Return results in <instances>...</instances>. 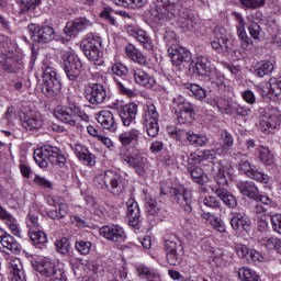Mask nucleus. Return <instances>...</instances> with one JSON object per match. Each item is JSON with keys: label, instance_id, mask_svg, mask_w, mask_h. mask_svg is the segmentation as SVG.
Listing matches in <instances>:
<instances>
[{"label": "nucleus", "instance_id": "nucleus-1", "mask_svg": "<svg viewBox=\"0 0 281 281\" xmlns=\"http://www.w3.org/2000/svg\"><path fill=\"white\" fill-rule=\"evenodd\" d=\"M67 104L58 105L54 111V115L59 122L69 126H80V122H89V115L82 111V108L74 100V97L67 98Z\"/></svg>", "mask_w": 281, "mask_h": 281}, {"label": "nucleus", "instance_id": "nucleus-2", "mask_svg": "<svg viewBox=\"0 0 281 281\" xmlns=\"http://www.w3.org/2000/svg\"><path fill=\"white\" fill-rule=\"evenodd\" d=\"M33 157L40 168H47L48 162L53 166H59V168L67 164V157L63 155V150L52 145H44L37 148Z\"/></svg>", "mask_w": 281, "mask_h": 281}, {"label": "nucleus", "instance_id": "nucleus-3", "mask_svg": "<svg viewBox=\"0 0 281 281\" xmlns=\"http://www.w3.org/2000/svg\"><path fill=\"white\" fill-rule=\"evenodd\" d=\"M42 93L46 98H56L63 89V83L58 79V74L54 69V66L48 60H44L42 64Z\"/></svg>", "mask_w": 281, "mask_h": 281}, {"label": "nucleus", "instance_id": "nucleus-4", "mask_svg": "<svg viewBox=\"0 0 281 281\" xmlns=\"http://www.w3.org/2000/svg\"><path fill=\"white\" fill-rule=\"evenodd\" d=\"M94 184L100 190H108V192L114 194V196H120V194L124 192V180L122 179V175L113 170H106L103 173H100L95 178Z\"/></svg>", "mask_w": 281, "mask_h": 281}, {"label": "nucleus", "instance_id": "nucleus-5", "mask_svg": "<svg viewBox=\"0 0 281 281\" xmlns=\"http://www.w3.org/2000/svg\"><path fill=\"white\" fill-rule=\"evenodd\" d=\"M80 48L90 63H94V65H102L104 63L102 37L91 35L81 42Z\"/></svg>", "mask_w": 281, "mask_h": 281}, {"label": "nucleus", "instance_id": "nucleus-6", "mask_svg": "<svg viewBox=\"0 0 281 281\" xmlns=\"http://www.w3.org/2000/svg\"><path fill=\"white\" fill-rule=\"evenodd\" d=\"M165 249L168 265L177 267L183 260V245L176 236L165 238Z\"/></svg>", "mask_w": 281, "mask_h": 281}, {"label": "nucleus", "instance_id": "nucleus-7", "mask_svg": "<svg viewBox=\"0 0 281 281\" xmlns=\"http://www.w3.org/2000/svg\"><path fill=\"white\" fill-rule=\"evenodd\" d=\"M64 71L71 82H76L82 74V61L74 53L68 52L63 55Z\"/></svg>", "mask_w": 281, "mask_h": 281}, {"label": "nucleus", "instance_id": "nucleus-8", "mask_svg": "<svg viewBox=\"0 0 281 281\" xmlns=\"http://www.w3.org/2000/svg\"><path fill=\"white\" fill-rule=\"evenodd\" d=\"M142 122L149 137L159 135V112L155 104H149L144 109Z\"/></svg>", "mask_w": 281, "mask_h": 281}, {"label": "nucleus", "instance_id": "nucleus-9", "mask_svg": "<svg viewBox=\"0 0 281 281\" xmlns=\"http://www.w3.org/2000/svg\"><path fill=\"white\" fill-rule=\"evenodd\" d=\"M27 30L34 43H42L43 45L52 43L56 38V31L49 25L36 26V24H29Z\"/></svg>", "mask_w": 281, "mask_h": 281}, {"label": "nucleus", "instance_id": "nucleus-10", "mask_svg": "<svg viewBox=\"0 0 281 281\" xmlns=\"http://www.w3.org/2000/svg\"><path fill=\"white\" fill-rule=\"evenodd\" d=\"M262 120L260 121V128L263 133H273L281 123L280 111L276 109L266 108L261 112Z\"/></svg>", "mask_w": 281, "mask_h": 281}, {"label": "nucleus", "instance_id": "nucleus-11", "mask_svg": "<svg viewBox=\"0 0 281 281\" xmlns=\"http://www.w3.org/2000/svg\"><path fill=\"white\" fill-rule=\"evenodd\" d=\"M157 3L162 5V8H166V11L171 16H178L179 21H183L186 19H191L194 16L190 10L186 7H181L180 0H156Z\"/></svg>", "mask_w": 281, "mask_h": 281}, {"label": "nucleus", "instance_id": "nucleus-12", "mask_svg": "<svg viewBox=\"0 0 281 281\" xmlns=\"http://www.w3.org/2000/svg\"><path fill=\"white\" fill-rule=\"evenodd\" d=\"M238 170L241 175H245L258 183L267 184L271 181V177H269V175L259 171L256 166L251 165V162L247 160H243L238 164Z\"/></svg>", "mask_w": 281, "mask_h": 281}, {"label": "nucleus", "instance_id": "nucleus-13", "mask_svg": "<svg viewBox=\"0 0 281 281\" xmlns=\"http://www.w3.org/2000/svg\"><path fill=\"white\" fill-rule=\"evenodd\" d=\"M171 196L179 205L180 210L184 211L186 214H192V193L188 191L187 189H171Z\"/></svg>", "mask_w": 281, "mask_h": 281}, {"label": "nucleus", "instance_id": "nucleus-14", "mask_svg": "<svg viewBox=\"0 0 281 281\" xmlns=\"http://www.w3.org/2000/svg\"><path fill=\"white\" fill-rule=\"evenodd\" d=\"M41 276H43L45 281H67L65 276V270L56 268L50 261H46L38 267Z\"/></svg>", "mask_w": 281, "mask_h": 281}, {"label": "nucleus", "instance_id": "nucleus-15", "mask_svg": "<svg viewBox=\"0 0 281 281\" xmlns=\"http://www.w3.org/2000/svg\"><path fill=\"white\" fill-rule=\"evenodd\" d=\"M168 54L171 58L172 65H176V67L183 65V63L190 66L192 63V53H190L186 47L172 45L168 48Z\"/></svg>", "mask_w": 281, "mask_h": 281}, {"label": "nucleus", "instance_id": "nucleus-16", "mask_svg": "<svg viewBox=\"0 0 281 281\" xmlns=\"http://www.w3.org/2000/svg\"><path fill=\"white\" fill-rule=\"evenodd\" d=\"M86 100L90 104H104L106 100V88L102 83H90L86 90Z\"/></svg>", "mask_w": 281, "mask_h": 281}, {"label": "nucleus", "instance_id": "nucleus-17", "mask_svg": "<svg viewBox=\"0 0 281 281\" xmlns=\"http://www.w3.org/2000/svg\"><path fill=\"white\" fill-rule=\"evenodd\" d=\"M91 25H93V23H91V20L87 18H77L74 21L67 22L64 29V33L70 38H76V36L80 34V32L89 30Z\"/></svg>", "mask_w": 281, "mask_h": 281}, {"label": "nucleus", "instance_id": "nucleus-18", "mask_svg": "<svg viewBox=\"0 0 281 281\" xmlns=\"http://www.w3.org/2000/svg\"><path fill=\"white\" fill-rule=\"evenodd\" d=\"M99 233L103 238L112 243H124V240H126V232H124V228L120 225H104L100 228Z\"/></svg>", "mask_w": 281, "mask_h": 281}, {"label": "nucleus", "instance_id": "nucleus-19", "mask_svg": "<svg viewBox=\"0 0 281 281\" xmlns=\"http://www.w3.org/2000/svg\"><path fill=\"white\" fill-rule=\"evenodd\" d=\"M189 74L191 76H198V78H206L212 74V67L207 63V58L200 56L196 59H192L189 64Z\"/></svg>", "mask_w": 281, "mask_h": 281}, {"label": "nucleus", "instance_id": "nucleus-20", "mask_svg": "<svg viewBox=\"0 0 281 281\" xmlns=\"http://www.w3.org/2000/svg\"><path fill=\"white\" fill-rule=\"evenodd\" d=\"M121 159L131 166L139 175L140 177H144L146 175V165L148 164V159L146 157L142 156V154H135V155H122Z\"/></svg>", "mask_w": 281, "mask_h": 281}, {"label": "nucleus", "instance_id": "nucleus-21", "mask_svg": "<svg viewBox=\"0 0 281 281\" xmlns=\"http://www.w3.org/2000/svg\"><path fill=\"white\" fill-rule=\"evenodd\" d=\"M227 41L225 29L216 26L213 31L211 47L215 49V52H228L229 46L227 45Z\"/></svg>", "mask_w": 281, "mask_h": 281}, {"label": "nucleus", "instance_id": "nucleus-22", "mask_svg": "<svg viewBox=\"0 0 281 281\" xmlns=\"http://www.w3.org/2000/svg\"><path fill=\"white\" fill-rule=\"evenodd\" d=\"M231 226L234 232L238 229H244V232H249L251 229V220L244 212H234L231 216Z\"/></svg>", "mask_w": 281, "mask_h": 281}, {"label": "nucleus", "instance_id": "nucleus-23", "mask_svg": "<svg viewBox=\"0 0 281 281\" xmlns=\"http://www.w3.org/2000/svg\"><path fill=\"white\" fill-rule=\"evenodd\" d=\"M127 218L131 227H137L142 223V212L139 211V204L135 201V198H130L127 203Z\"/></svg>", "mask_w": 281, "mask_h": 281}, {"label": "nucleus", "instance_id": "nucleus-24", "mask_svg": "<svg viewBox=\"0 0 281 281\" xmlns=\"http://www.w3.org/2000/svg\"><path fill=\"white\" fill-rule=\"evenodd\" d=\"M97 122H99L102 128L110 131V133H115V131H117V123L111 111L102 110L97 116Z\"/></svg>", "mask_w": 281, "mask_h": 281}, {"label": "nucleus", "instance_id": "nucleus-25", "mask_svg": "<svg viewBox=\"0 0 281 281\" xmlns=\"http://www.w3.org/2000/svg\"><path fill=\"white\" fill-rule=\"evenodd\" d=\"M120 117L122 120L123 126H131L134 124L135 117H137V104L130 103L121 106Z\"/></svg>", "mask_w": 281, "mask_h": 281}, {"label": "nucleus", "instance_id": "nucleus-26", "mask_svg": "<svg viewBox=\"0 0 281 281\" xmlns=\"http://www.w3.org/2000/svg\"><path fill=\"white\" fill-rule=\"evenodd\" d=\"M75 155L83 166H95V155L89 151L87 146L81 144L75 145Z\"/></svg>", "mask_w": 281, "mask_h": 281}, {"label": "nucleus", "instance_id": "nucleus-27", "mask_svg": "<svg viewBox=\"0 0 281 281\" xmlns=\"http://www.w3.org/2000/svg\"><path fill=\"white\" fill-rule=\"evenodd\" d=\"M0 245H2L4 249L13 251L14 254L21 251V244H19V241H16V239L3 228H0Z\"/></svg>", "mask_w": 281, "mask_h": 281}, {"label": "nucleus", "instance_id": "nucleus-28", "mask_svg": "<svg viewBox=\"0 0 281 281\" xmlns=\"http://www.w3.org/2000/svg\"><path fill=\"white\" fill-rule=\"evenodd\" d=\"M234 14L237 21L238 38L241 41L243 47L247 49L248 47H251V45H254V41L249 38V36L247 35V32L245 31V19L243 18V15L240 13H234Z\"/></svg>", "mask_w": 281, "mask_h": 281}, {"label": "nucleus", "instance_id": "nucleus-29", "mask_svg": "<svg viewBox=\"0 0 281 281\" xmlns=\"http://www.w3.org/2000/svg\"><path fill=\"white\" fill-rule=\"evenodd\" d=\"M9 270L12 273L11 281H27L21 259L14 258L9 261Z\"/></svg>", "mask_w": 281, "mask_h": 281}, {"label": "nucleus", "instance_id": "nucleus-30", "mask_svg": "<svg viewBox=\"0 0 281 281\" xmlns=\"http://www.w3.org/2000/svg\"><path fill=\"white\" fill-rule=\"evenodd\" d=\"M22 126L26 131H38L43 126V119L38 112H30L24 116L22 121Z\"/></svg>", "mask_w": 281, "mask_h": 281}, {"label": "nucleus", "instance_id": "nucleus-31", "mask_svg": "<svg viewBox=\"0 0 281 281\" xmlns=\"http://www.w3.org/2000/svg\"><path fill=\"white\" fill-rule=\"evenodd\" d=\"M206 78L213 83L218 87L220 91H224L226 93H232L234 91V88H232L229 85H227V80L223 75L218 72V70H212L211 74L206 75Z\"/></svg>", "mask_w": 281, "mask_h": 281}, {"label": "nucleus", "instance_id": "nucleus-32", "mask_svg": "<svg viewBox=\"0 0 281 281\" xmlns=\"http://www.w3.org/2000/svg\"><path fill=\"white\" fill-rule=\"evenodd\" d=\"M143 137L144 133H142V130L132 128L127 132L121 133L119 135V142L122 144V146H131L133 142L137 143Z\"/></svg>", "mask_w": 281, "mask_h": 281}, {"label": "nucleus", "instance_id": "nucleus-33", "mask_svg": "<svg viewBox=\"0 0 281 281\" xmlns=\"http://www.w3.org/2000/svg\"><path fill=\"white\" fill-rule=\"evenodd\" d=\"M237 189L239 190L240 194L247 196V199H251L252 201L258 199V193L260 192L258 186H256V182L251 181H241L237 183Z\"/></svg>", "mask_w": 281, "mask_h": 281}, {"label": "nucleus", "instance_id": "nucleus-34", "mask_svg": "<svg viewBox=\"0 0 281 281\" xmlns=\"http://www.w3.org/2000/svg\"><path fill=\"white\" fill-rule=\"evenodd\" d=\"M124 49L125 55L130 60H133V63H136V65H140L142 67L146 65V56H144L142 50L137 49L135 45L127 44Z\"/></svg>", "mask_w": 281, "mask_h": 281}, {"label": "nucleus", "instance_id": "nucleus-35", "mask_svg": "<svg viewBox=\"0 0 281 281\" xmlns=\"http://www.w3.org/2000/svg\"><path fill=\"white\" fill-rule=\"evenodd\" d=\"M134 80L140 87H145L146 89H153L155 85H157V80L154 79L150 75L146 74L143 69L134 70Z\"/></svg>", "mask_w": 281, "mask_h": 281}, {"label": "nucleus", "instance_id": "nucleus-36", "mask_svg": "<svg viewBox=\"0 0 281 281\" xmlns=\"http://www.w3.org/2000/svg\"><path fill=\"white\" fill-rule=\"evenodd\" d=\"M132 36L138 41V43L144 47V49H147V52L153 50V41L146 34V31L144 30H137V29H132L131 30Z\"/></svg>", "mask_w": 281, "mask_h": 281}, {"label": "nucleus", "instance_id": "nucleus-37", "mask_svg": "<svg viewBox=\"0 0 281 281\" xmlns=\"http://www.w3.org/2000/svg\"><path fill=\"white\" fill-rule=\"evenodd\" d=\"M188 173L190 175L192 181L198 183V186H205V183H207V175L205 171H203V169H201V167L189 166Z\"/></svg>", "mask_w": 281, "mask_h": 281}, {"label": "nucleus", "instance_id": "nucleus-38", "mask_svg": "<svg viewBox=\"0 0 281 281\" xmlns=\"http://www.w3.org/2000/svg\"><path fill=\"white\" fill-rule=\"evenodd\" d=\"M29 236L34 247L37 249H45L47 247V234L42 231H31L29 232Z\"/></svg>", "mask_w": 281, "mask_h": 281}, {"label": "nucleus", "instance_id": "nucleus-39", "mask_svg": "<svg viewBox=\"0 0 281 281\" xmlns=\"http://www.w3.org/2000/svg\"><path fill=\"white\" fill-rule=\"evenodd\" d=\"M196 106L191 108V111L188 110H179L176 112V120L178 124H192L194 120V115L196 113L194 112Z\"/></svg>", "mask_w": 281, "mask_h": 281}, {"label": "nucleus", "instance_id": "nucleus-40", "mask_svg": "<svg viewBox=\"0 0 281 281\" xmlns=\"http://www.w3.org/2000/svg\"><path fill=\"white\" fill-rule=\"evenodd\" d=\"M273 63L269 60H261L256 64L255 76L259 78H265V76H269L273 71Z\"/></svg>", "mask_w": 281, "mask_h": 281}, {"label": "nucleus", "instance_id": "nucleus-41", "mask_svg": "<svg viewBox=\"0 0 281 281\" xmlns=\"http://www.w3.org/2000/svg\"><path fill=\"white\" fill-rule=\"evenodd\" d=\"M68 213L69 206L67 205V203H59L58 209L47 211L46 215L53 221H60V218H65Z\"/></svg>", "mask_w": 281, "mask_h": 281}, {"label": "nucleus", "instance_id": "nucleus-42", "mask_svg": "<svg viewBox=\"0 0 281 281\" xmlns=\"http://www.w3.org/2000/svg\"><path fill=\"white\" fill-rule=\"evenodd\" d=\"M114 80L116 82L117 90L120 93H122V95H127V98H135V90L130 86L126 79L122 78V80H120L117 77H114Z\"/></svg>", "mask_w": 281, "mask_h": 281}, {"label": "nucleus", "instance_id": "nucleus-43", "mask_svg": "<svg viewBox=\"0 0 281 281\" xmlns=\"http://www.w3.org/2000/svg\"><path fill=\"white\" fill-rule=\"evenodd\" d=\"M213 177L218 186H227L229 173L226 172L225 167L217 165L213 168Z\"/></svg>", "mask_w": 281, "mask_h": 281}, {"label": "nucleus", "instance_id": "nucleus-44", "mask_svg": "<svg viewBox=\"0 0 281 281\" xmlns=\"http://www.w3.org/2000/svg\"><path fill=\"white\" fill-rule=\"evenodd\" d=\"M187 142H189V144L191 146H194L195 148H199V147L205 146V144H207V142H210V139L205 135L196 134V133L190 131L189 132V138H188Z\"/></svg>", "mask_w": 281, "mask_h": 281}, {"label": "nucleus", "instance_id": "nucleus-45", "mask_svg": "<svg viewBox=\"0 0 281 281\" xmlns=\"http://www.w3.org/2000/svg\"><path fill=\"white\" fill-rule=\"evenodd\" d=\"M258 159L259 161L263 162L265 166H273V164H276V157L267 147L259 148Z\"/></svg>", "mask_w": 281, "mask_h": 281}, {"label": "nucleus", "instance_id": "nucleus-46", "mask_svg": "<svg viewBox=\"0 0 281 281\" xmlns=\"http://www.w3.org/2000/svg\"><path fill=\"white\" fill-rule=\"evenodd\" d=\"M186 88L189 91V95L195 98L196 100H203V98L206 95L205 89L196 83H187Z\"/></svg>", "mask_w": 281, "mask_h": 281}, {"label": "nucleus", "instance_id": "nucleus-47", "mask_svg": "<svg viewBox=\"0 0 281 281\" xmlns=\"http://www.w3.org/2000/svg\"><path fill=\"white\" fill-rule=\"evenodd\" d=\"M268 91L270 95H274V98H280L281 95V77H272L269 80Z\"/></svg>", "mask_w": 281, "mask_h": 281}, {"label": "nucleus", "instance_id": "nucleus-48", "mask_svg": "<svg viewBox=\"0 0 281 281\" xmlns=\"http://www.w3.org/2000/svg\"><path fill=\"white\" fill-rule=\"evenodd\" d=\"M168 133L173 139H177L178 142H188L190 137V131L187 132L186 130H180L177 127H169Z\"/></svg>", "mask_w": 281, "mask_h": 281}, {"label": "nucleus", "instance_id": "nucleus-49", "mask_svg": "<svg viewBox=\"0 0 281 281\" xmlns=\"http://www.w3.org/2000/svg\"><path fill=\"white\" fill-rule=\"evenodd\" d=\"M146 212L150 216H157L161 210V205L157 202V200L153 198H147L145 203Z\"/></svg>", "mask_w": 281, "mask_h": 281}, {"label": "nucleus", "instance_id": "nucleus-50", "mask_svg": "<svg viewBox=\"0 0 281 281\" xmlns=\"http://www.w3.org/2000/svg\"><path fill=\"white\" fill-rule=\"evenodd\" d=\"M136 271L139 276V278H145V280H151L153 278H157L159 273H157L155 270L146 267L145 265H139L136 267Z\"/></svg>", "mask_w": 281, "mask_h": 281}, {"label": "nucleus", "instance_id": "nucleus-51", "mask_svg": "<svg viewBox=\"0 0 281 281\" xmlns=\"http://www.w3.org/2000/svg\"><path fill=\"white\" fill-rule=\"evenodd\" d=\"M56 251L61 254L63 256H67L69 250L71 249V241L67 237H63L61 239L55 243Z\"/></svg>", "mask_w": 281, "mask_h": 281}, {"label": "nucleus", "instance_id": "nucleus-52", "mask_svg": "<svg viewBox=\"0 0 281 281\" xmlns=\"http://www.w3.org/2000/svg\"><path fill=\"white\" fill-rule=\"evenodd\" d=\"M91 241L78 240L75 243V249L80 256H89V254H91Z\"/></svg>", "mask_w": 281, "mask_h": 281}, {"label": "nucleus", "instance_id": "nucleus-53", "mask_svg": "<svg viewBox=\"0 0 281 281\" xmlns=\"http://www.w3.org/2000/svg\"><path fill=\"white\" fill-rule=\"evenodd\" d=\"M221 139L223 150H232V147L234 146V136L232 133L224 130L221 134Z\"/></svg>", "mask_w": 281, "mask_h": 281}, {"label": "nucleus", "instance_id": "nucleus-54", "mask_svg": "<svg viewBox=\"0 0 281 281\" xmlns=\"http://www.w3.org/2000/svg\"><path fill=\"white\" fill-rule=\"evenodd\" d=\"M238 277L243 281H258V274H256V271L249 268H240L238 271Z\"/></svg>", "mask_w": 281, "mask_h": 281}, {"label": "nucleus", "instance_id": "nucleus-55", "mask_svg": "<svg viewBox=\"0 0 281 281\" xmlns=\"http://www.w3.org/2000/svg\"><path fill=\"white\" fill-rule=\"evenodd\" d=\"M173 104L178 106L179 111H192V108L196 106L188 101L182 95H178L173 99Z\"/></svg>", "mask_w": 281, "mask_h": 281}, {"label": "nucleus", "instance_id": "nucleus-56", "mask_svg": "<svg viewBox=\"0 0 281 281\" xmlns=\"http://www.w3.org/2000/svg\"><path fill=\"white\" fill-rule=\"evenodd\" d=\"M112 74L117 78H126L128 76V68L122 63H116L112 66Z\"/></svg>", "mask_w": 281, "mask_h": 281}, {"label": "nucleus", "instance_id": "nucleus-57", "mask_svg": "<svg viewBox=\"0 0 281 281\" xmlns=\"http://www.w3.org/2000/svg\"><path fill=\"white\" fill-rule=\"evenodd\" d=\"M31 1L32 0H11V3H16V5H19V11L18 14H27V12H30V10H32L31 7Z\"/></svg>", "mask_w": 281, "mask_h": 281}, {"label": "nucleus", "instance_id": "nucleus-58", "mask_svg": "<svg viewBox=\"0 0 281 281\" xmlns=\"http://www.w3.org/2000/svg\"><path fill=\"white\" fill-rule=\"evenodd\" d=\"M33 182L35 186H38V188H43L44 190H53L54 184L52 181L47 180L45 177H41L38 175L35 176Z\"/></svg>", "mask_w": 281, "mask_h": 281}, {"label": "nucleus", "instance_id": "nucleus-59", "mask_svg": "<svg viewBox=\"0 0 281 281\" xmlns=\"http://www.w3.org/2000/svg\"><path fill=\"white\" fill-rule=\"evenodd\" d=\"M211 226L215 229V232H218L220 234H227V225H225L223 218L218 216H215L213 222H211Z\"/></svg>", "mask_w": 281, "mask_h": 281}, {"label": "nucleus", "instance_id": "nucleus-60", "mask_svg": "<svg viewBox=\"0 0 281 281\" xmlns=\"http://www.w3.org/2000/svg\"><path fill=\"white\" fill-rule=\"evenodd\" d=\"M198 155L200 157V164L216 159V151H214V149L198 150Z\"/></svg>", "mask_w": 281, "mask_h": 281}, {"label": "nucleus", "instance_id": "nucleus-61", "mask_svg": "<svg viewBox=\"0 0 281 281\" xmlns=\"http://www.w3.org/2000/svg\"><path fill=\"white\" fill-rule=\"evenodd\" d=\"M249 34L254 41H260V34H262V29L260 27V24L257 22H251L248 26Z\"/></svg>", "mask_w": 281, "mask_h": 281}, {"label": "nucleus", "instance_id": "nucleus-62", "mask_svg": "<svg viewBox=\"0 0 281 281\" xmlns=\"http://www.w3.org/2000/svg\"><path fill=\"white\" fill-rule=\"evenodd\" d=\"M203 203L206 207H211L212 210H221V200L216 199L214 195L205 196Z\"/></svg>", "mask_w": 281, "mask_h": 281}, {"label": "nucleus", "instance_id": "nucleus-63", "mask_svg": "<svg viewBox=\"0 0 281 281\" xmlns=\"http://www.w3.org/2000/svg\"><path fill=\"white\" fill-rule=\"evenodd\" d=\"M270 223L273 232L281 234V213H274L270 215Z\"/></svg>", "mask_w": 281, "mask_h": 281}, {"label": "nucleus", "instance_id": "nucleus-64", "mask_svg": "<svg viewBox=\"0 0 281 281\" xmlns=\"http://www.w3.org/2000/svg\"><path fill=\"white\" fill-rule=\"evenodd\" d=\"M267 249L276 250L278 254H281V239L277 237H271L266 241Z\"/></svg>", "mask_w": 281, "mask_h": 281}]
</instances>
